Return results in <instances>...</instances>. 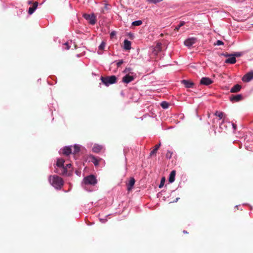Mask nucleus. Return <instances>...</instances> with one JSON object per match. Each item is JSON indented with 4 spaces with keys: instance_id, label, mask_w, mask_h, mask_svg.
Instances as JSON below:
<instances>
[{
    "instance_id": "nucleus-2",
    "label": "nucleus",
    "mask_w": 253,
    "mask_h": 253,
    "mask_svg": "<svg viewBox=\"0 0 253 253\" xmlns=\"http://www.w3.org/2000/svg\"><path fill=\"white\" fill-rule=\"evenodd\" d=\"M100 80L106 86H109L110 84H115L117 82V78L115 75H112L105 77H101Z\"/></svg>"
},
{
    "instance_id": "nucleus-37",
    "label": "nucleus",
    "mask_w": 253,
    "mask_h": 253,
    "mask_svg": "<svg viewBox=\"0 0 253 253\" xmlns=\"http://www.w3.org/2000/svg\"><path fill=\"white\" fill-rule=\"evenodd\" d=\"M223 44H224V43L223 42H222L221 41H220V40H218L216 42V43L215 44H216L217 45H223Z\"/></svg>"
},
{
    "instance_id": "nucleus-24",
    "label": "nucleus",
    "mask_w": 253,
    "mask_h": 253,
    "mask_svg": "<svg viewBox=\"0 0 253 253\" xmlns=\"http://www.w3.org/2000/svg\"><path fill=\"white\" fill-rule=\"evenodd\" d=\"M162 44L158 43L155 47L154 50L156 52H159L161 50Z\"/></svg>"
},
{
    "instance_id": "nucleus-16",
    "label": "nucleus",
    "mask_w": 253,
    "mask_h": 253,
    "mask_svg": "<svg viewBox=\"0 0 253 253\" xmlns=\"http://www.w3.org/2000/svg\"><path fill=\"white\" fill-rule=\"evenodd\" d=\"M242 88V86L239 84L235 85L230 90V92L232 93H236L240 91Z\"/></svg>"
},
{
    "instance_id": "nucleus-4",
    "label": "nucleus",
    "mask_w": 253,
    "mask_h": 253,
    "mask_svg": "<svg viewBox=\"0 0 253 253\" xmlns=\"http://www.w3.org/2000/svg\"><path fill=\"white\" fill-rule=\"evenodd\" d=\"M83 16L86 20L88 21L91 25H94L96 23L95 16L94 14H84Z\"/></svg>"
},
{
    "instance_id": "nucleus-21",
    "label": "nucleus",
    "mask_w": 253,
    "mask_h": 253,
    "mask_svg": "<svg viewBox=\"0 0 253 253\" xmlns=\"http://www.w3.org/2000/svg\"><path fill=\"white\" fill-rule=\"evenodd\" d=\"M59 169H60L59 170L61 171H58V170H57L55 172L58 173L60 174H63V175L66 174L67 172V168H65V167H64L60 168Z\"/></svg>"
},
{
    "instance_id": "nucleus-8",
    "label": "nucleus",
    "mask_w": 253,
    "mask_h": 253,
    "mask_svg": "<svg viewBox=\"0 0 253 253\" xmlns=\"http://www.w3.org/2000/svg\"><path fill=\"white\" fill-rule=\"evenodd\" d=\"M134 79V78L133 76H130L129 74H127L123 78L122 81L125 83L128 84L130 82L133 81Z\"/></svg>"
},
{
    "instance_id": "nucleus-42",
    "label": "nucleus",
    "mask_w": 253,
    "mask_h": 253,
    "mask_svg": "<svg viewBox=\"0 0 253 253\" xmlns=\"http://www.w3.org/2000/svg\"><path fill=\"white\" fill-rule=\"evenodd\" d=\"M71 166H72V165H71V164H67V165H66V167H65V168H67V169L68 168H70Z\"/></svg>"
},
{
    "instance_id": "nucleus-18",
    "label": "nucleus",
    "mask_w": 253,
    "mask_h": 253,
    "mask_svg": "<svg viewBox=\"0 0 253 253\" xmlns=\"http://www.w3.org/2000/svg\"><path fill=\"white\" fill-rule=\"evenodd\" d=\"M124 48L128 50L131 48V42L127 40H125L124 42Z\"/></svg>"
},
{
    "instance_id": "nucleus-10",
    "label": "nucleus",
    "mask_w": 253,
    "mask_h": 253,
    "mask_svg": "<svg viewBox=\"0 0 253 253\" xmlns=\"http://www.w3.org/2000/svg\"><path fill=\"white\" fill-rule=\"evenodd\" d=\"M181 83L186 88H192L194 85V83L193 82L188 80H183L181 81Z\"/></svg>"
},
{
    "instance_id": "nucleus-35",
    "label": "nucleus",
    "mask_w": 253,
    "mask_h": 253,
    "mask_svg": "<svg viewBox=\"0 0 253 253\" xmlns=\"http://www.w3.org/2000/svg\"><path fill=\"white\" fill-rule=\"evenodd\" d=\"M224 115V113L223 112H219L218 114L217 115V116L220 119H222Z\"/></svg>"
},
{
    "instance_id": "nucleus-6",
    "label": "nucleus",
    "mask_w": 253,
    "mask_h": 253,
    "mask_svg": "<svg viewBox=\"0 0 253 253\" xmlns=\"http://www.w3.org/2000/svg\"><path fill=\"white\" fill-rule=\"evenodd\" d=\"M253 79V72H250L247 73L242 78V80L244 82H249Z\"/></svg>"
},
{
    "instance_id": "nucleus-20",
    "label": "nucleus",
    "mask_w": 253,
    "mask_h": 253,
    "mask_svg": "<svg viewBox=\"0 0 253 253\" xmlns=\"http://www.w3.org/2000/svg\"><path fill=\"white\" fill-rule=\"evenodd\" d=\"M65 161L63 159H59L57 160L56 165L59 168L64 167V163Z\"/></svg>"
},
{
    "instance_id": "nucleus-14",
    "label": "nucleus",
    "mask_w": 253,
    "mask_h": 253,
    "mask_svg": "<svg viewBox=\"0 0 253 253\" xmlns=\"http://www.w3.org/2000/svg\"><path fill=\"white\" fill-rule=\"evenodd\" d=\"M135 182V179L133 177H131L127 185V188L128 191H130L134 186Z\"/></svg>"
},
{
    "instance_id": "nucleus-39",
    "label": "nucleus",
    "mask_w": 253,
    "mask_h": 253,
    "mask_svg": "<svg viewBox=\"0 0 253 253\" xmlns=\"http://www.w3.org/2000/svg\"><path fill=\"white\" fill-rule=\"evenodd\" d=\"M160 146H161V143H160L159 144L155 145L154 149H155L156 150H157L158 151V150L159 149Z\"/></svg>"
},
{
    "instance_id": "nucleus-45",
    "label": "nucleus",
    "mask_w": 253,
    "mask_h": 253,
    "mask_svg": "<svg viewBox=\"0 0 253 253\" xmlns=\"http://www.w3.org/2000/svg\"><path fill=\"white\" fill-rule=\"evenodd\" d=\"M163 36H164V34H161L160 35V36H161V37H163Z\"/></svg>"
},
{
    "instance_id": "nucleus-3",
    "label": "nucleus",
    "mask_w": 253,
    "mask_h": 253,
    "mask_svg": "<svg viewBox=\"0 0 253 253\" xmlns=\"http://www.w3.org/2000/svg\"><path fill=\"white\" fill-rule=\"evenodd\" d=\"M84 180L85 184L94 185L97 183L96 177L93 175L85 177Z\"/></svg>"
},
{
    "instance_id": "nucleus-32",
    "label": "nucleus",
    "mask_w": 253,
    "mask_h": 253,
    "mask_svg": "<svg viewBox=\"0 0 253 253\" xmlns=\"http://www.w3.org/2000/svg\"><path fill=\"white\" fill-rule=\"evenodd\" d=\"M172 153L169 151H168L166 157L168 159H170L172 156Z\"/></svg>"
},
{
    "instance_id": "nucleus-5",
    "label": "nucleus",
    "mask_w": 253,
    "mask_h": 253,
    "mask_svg": "<svg viewBox=\"0 0 253 253\" xmlns=\"http://www.w3.org/2000/svg\"><path fill=\"white\" fill-rule=\"evenodd\" d=\"M213 81L209 78L203 77L200 80V84L202 85H209L211 84Z\"/></svg>"
},
{
    "instance_id": "nucleus-22",
    "label": "nucleus",
    "mask_w": 253,
    "mask_h": 253,
    "mask_svg": "<svg viewBox=\"0 0 253 253\" xmlns=\"http://www.w3.org/2000/svg\"><path fill=\"white\" fill-rule=\"evenodd\" d=\"M108 5L107 3H104L103 7L101 9V12L102 13H105L106 12H108Z\"/></svg>"
},
{
    "instance_id": "nucleus-41",
    "label": "nucleus",
    "mask_w": 253,
    "mask_h": 253,
    "mask_svg": "<svg viewBox=\"0 0 253 253\" xmlns=\"http://www.w3.org/2000/svg\"><path fill=\"white\" fill-rule=\"evenodd\" d=\"M232 125H233V127L234 129L235 130L236 129L237 126L235 124H234V123H233Z\"/></svg>"
},
{
    "instance_id": "nucleus-1",
    "label": "nucleus",
    "mask_w": 253,
    "mask_h": 253,
    "mask_svg": "<svg viewBox=\"0 0 253 253\" xmlns=\"http://www.w3.org/2000/svg\"><path fill=\"white\" fill-rule=\"evenodd\" d=\"M50 184L55 188H61L63 185V181L62 178L57 175H51L49 177Z\"/></svg>"
},
{
    "instance_id": "nucleus-40",
    "label": "nucleus",
    "mask_w": 253,
    "mask_h": 253,
    "mask_svg": "<svg viewBox=\"0 0 253 253\" xmlns=\"http://www.w3.org/2000/svg\"><path fill=\"white\" fill-rule=\"evenodd\" d=\"M115 35V32H112L110 34V37L112 38Z\"/></svg>"
},
{
    "instance_id": "nucleus-27",
    "label": "nucleus",
    "mask_w": 253,
    "mask_h": 253,
    "mask_svg": "<svg viewBox=\"0 0 253 253\" xmlns=\"http://www.w3.org/2000/svg\"><path fill=\"white\" fill-rule=\"evenodd\" d=\"M184 24H185V22H184V21L181 22L179 25H178L176 27H175V28L174 29V31H178L179 28L181 26H183Z\"/></svg>"
},
{
    "instance_id": "nucleus-43",
    "label": "nucleus",
    "mask_w": 253,
    "mask_h": 253,
    "mask_svg": "<svg viewBox=\"0 0 253 253\" xmlns=\"http://www.w3.org/2000/svg\"><path fill=\"white\" fill-rule=\"evenodd\" d=\"M219 112L218 111H216L215 113V115L217 116V115L218 114Z\"/></svg>"
},
{
    "instance_id": "nucleus-12",
    "label": "nucleus",
    "mask_w": 253,
    "mask_h": 253,
    "mask_svg": "<svg viewBox=\"0 0 253 253\" xmlns=\"http://www.w3.org/2000/svg\"><path fill=\"white\" fill-rule=\"evenodd\" d=\"M90 158L91 162L93 163L96 167L98 166L99 161L102 160L100 158H97L92 155L90 156Z\"/></svg>"
},
{
    "instance_id": "nucleus-36",
    "label": "nucleus",
    "mask_w": 253,
    "mask_h": 253,
    "mask_svg": "<svg viewBox=\"0 0 253 253\" xmlns=\"http://www.w3.org/2000/svg\"><path fill=\"white\" fill-rule=\"evenodd\" d=\"M64 48L66 50H68L69 48H70V46L69 45H68V42H66L64 44Z\"/></svg>"
},
{
    "instance_id": "nucleus-30",
    "label": "nucleus",
    "mask_w": 253,
    "mask_h": 253,
    "mask_svg": "<svg viewBox=\"0 0 253 253\" xmlns=\"http://www.w3.org/2000/svg\"><path fill=\"white\" fill-rule=\"evenodd\" d=\"M105 46V42H102L100 45L99 46V50H103L104 49Z\"/></svg>"
},
{
    "instance_id": "nucleus-9",
    "label": "nucleus",
    "mask_w": 253,
    "mask_h": 253,
    "mask_svg": "<svg viewBox=\"0 0 253 253\" xmlns=\"http://www.w3.org/2000/svg\"><path fill=\"white\" fill-rule=\"evenodd\" d=\"M104 148V147L101 145L95 144L92 147V151L93 152L98 153L102 151Z\"/></svg>"
},
{
    "instance_id": "nucleus-29",
    "label": "nucleus",
    "mask_w": 253,
    "mask_h": 253,
    "mask_svg": "<svg viewBox=\"0 0 253 253\" xmlns=\"http://www.w3.org/2000/svg\"><path fill=\"white\" fill-rule=\"evenodd\" d=\"M147 0L150 3L156 4L157 3L162 1L163 0Z\"/></svg>"
},
{
    "instance_id": "nucleus-26",
    "label": "nucleus",
    "mask_w": 253,
    "mask_h": 253,
    "mask_svg": "<svg viewBox=\"0 0 253 253\" xmlns=\"http://www.w3.org/2000/svg\"><path fill=\"white\" fill-rule=\"evenodd\" d=\"M161 105L163 108L167 109L169 106V104L166 101H163L161 103Z\"/></svg>"
},
{
    "instance_id": "nucleus-38",
    "label": "nucleus",
    "mask_w": 253,
    "mask_h": 253,
    "mask_svg": "<svg viewBox=\"0 0 253 253\" xmlns=\"http://www.w3.org/2000/svg\"><path fill=\"white\" fill-rule=\"evenodd\" d=\"M131 68H126L124 71V72L125 73H131V72H130L131 71Z\"/></svg>"
},
{
    "instance_id": "nucleus-34",
    "label": "nucleus",
    "mask_w": 253,
    "mask_h": 253,
    "mask_svg": "<svg viewBox=\"0 0 253 253\" xmlns=\"http://www.w3.org/2000/svg\"><path fill=\"white\" fill-rule=\"evenodd\" d=\"M234 57H240L242 55L241 52H235L234 54H233Z\"/></svg>"
},
{
    "instance_id": "nucleus-19",
    "label": "nucleus",
    "mask_w": 253,
    "mask_h": 253,
    "mask_svg": "<svg viewBox=\"0 0 253 253\" xmlns=\"http://www.w3.org/2000/svg\"><path fill=\"white\" fill-rule=\"evenodd\" d=\"M175 174H176V171L175 170H172L170 172V173L169 174V181L170 183H172V182H174V181L175 180Z\"/></svg>"
},
{
    "instance_id": "nucleus-33",
    "label": "nucleus",
    "mask_w": 253,
    "mask_h": 253,
    "mask_svg": "<svg viewBox=\"0 0 253 253\" xmlns=\"http://www.w3.org/2000/svg\"><path fill=\"white\" fill-rule=\"evenodd\" d=\"M124 63V61L123 60H120L118 61V62L117 63V67L120 66L123 63Z\"/></svg>"
},
{
    "instance_id": "nucleus-15",
    "label": "nucleus",
    "mask_w": 253,
    "mask_h": 253,
    "mask_svg": "<svg viewBox=\"0 0 253 253\" xmlns=\"http://www.w3.org/2000/svg\"><path fill=\"white\" fill-rule=\"evenodd\" d=\"M227 56L230 57L225 60L226 63L234 64L236 63V59L233 55H232V56L228 55Z\"/></svg>"
},
{
    "instance_id": "nucleus-17",
    "label": "nucleus",
    "mask_w": 253,
    "mask_h": 253,
    "mask_svg": "<svg viewBox=\"0 0 253 253\" xmlns=\"http://www.w3.org/2000/svg\"><path fill=\"white\" fill-rule=\"evenodd\" d=\"M38 5V2L36 1L33 3V6L32 7H29L28 10V13L29 14H32L34 13L35 10L37 8V6Z\"/></svg>"
},
{
    "instance_id": "nucleus-44",
    "label": "nucleus",
    "mask_w": 253,
    "mask_h": 253,
    "mask_svg": "<svg viewBox=\"0 0 253 253\" xmlns=\"http://www.w3.org/2000/svg\"><path fill=\"white\" fill-rule=\"evenodd\" d=\"M183 232L184 233H185V234H187V233H188V232H187L186 231H185V230H184V231H183Z\"/></svg>"
},
{
    "instance_id": "nucleus-7",
    "label": "nucleus",
    "mask_w": 253,
    "mask_h": 253,
    "mask_svg": "<svg viewBox=\"0 0 253 253\" xmlns=\"http://www.w3.org/2000/svg\"><path fill=\"white\" fill-rule=\"evenodd\" d=\"M196 39L195 38H189L186 40L184 42V44L188 47L191 46L195 43Z\"/></svg>"
},
{
    "instance_id": "nucleus-23",
    "label": "nucleus",
    "mask_w": 253,
    "mask_h": 253,
    "mask_svg": "<svg viewBox=\"0 0 253 253\" xmlns=\"http://www.w3.org/2000/svg\"><path fill=\"white\" fill-rule=\"evenodd\" d=\"M80 147L77 145H75L74 146V150L73 152V154H76L80 151Z\"/></svg>"
},
{
    "instance_id": "nucleus-25",
    "label": "nucleus",
    "mask_w": 253,
    "mask_h": 253,
    "mask_svg": "<svg viewBox=\"0 0 253 253\" xmlns=\"http://www.w3.org/2000/svg\"><path fill=\"white\" fill-rule=\"evenodd\" d=\"M142 24V21L141 20H137L133 22L132 23V25L134 26H140Z\"/></svg>"
},
{
    "instance_id": "nucleus-31",
    "label": "nucleus",
    "mask_w": 253,
    "mask_h": 253,
    "mask_svg": "<svg viewBox=\"0 0 253 253\" xmlns=\"http://www.w3.org/2000/svg\"><path fill=\"white\" fill-rule=\"evenodd\" d=\"M157 152V150L155 149H154L152 151H151L150 153V156L152 157L153 156H156Z\"/></svg>"
},
{
    "instance_id": "nucleus-11",
    "label": "nucleus",
    "mask_w": 253,
    "mask_h": 253,
    "mask_svg": "<svg viewBox=\"0 0 253 253\" xmlns=\"http://www.w3.org/2000/svg\"><path fill=\"white\" fill-rule=\"evenodd\" d=\"M243 99V96L241 94H238L236 95H232L230 97V100L231 101L238 102Z\"/></svg>"
},
{
    "instance_id": "nucleus-13",
    "label": "nucleus",
    "mask_w": 253,
    "mask_h": 253,
    "mask_svg": "<svg viewBox=\"0 0 253 253\" xmlns=\"http://www.w3.org/2000/svg\"><path fill=\"white\" fill-rule=\"evenodd\" d=\"M62 153L68 156L72 153V149L70 146H66L62 149Z\"/></svg>"
},
{
    "instance_id": "nucleus-28",
    "label": "nucleus",
    "mask_w": 253,
    "mask_h": 253,
    "mask_svg": "<svg viewBox=\"0 0 253 253\" xmlns=\"http://www.w3.org/2000/svg\"><path fill=\"white\" fill-rule=\"evenodd\" d=\"M165 178L164 177H163L161 179V183L159 186L160 188H161L162 187H163V186L165 184Z\"/></svg>"
}]
</instances>
